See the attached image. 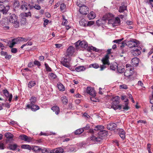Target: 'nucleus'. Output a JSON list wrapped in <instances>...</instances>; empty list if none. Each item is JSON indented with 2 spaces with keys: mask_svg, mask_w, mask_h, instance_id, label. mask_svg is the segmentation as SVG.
<instances>
[{
  "mask_svg": "<svg viewBox=\"0 0 153 153\" xmlns=\"http://www.w3.org/2000/svg\"><path fill=\"white\" fill-rule=\"evenodd\" d=\"M106 99H108V101H111L112 102L111 105H110L109 107H107L110 108H113L114 110L121 108V106L118 105L119 103L120 97L119 96H117L113 97L112 96L108 95H107V97H106Z\"/></svg>",
  "mask_w": 153,
  "mask_h": 153,
  "instance_id": "3",
  "label": "nucleus"
},
{
  "mask_svg": "<svg viewBox=\"0 0 153 153\" xmlns=\"http://www.w3.org/2000/svg\"><path fill=\"white\" fill-rule=\"evenodd\" d=\"M11 52L13 53H16L17 52V49L16 48H12L11 50Z\"/></svg>",
  "mask_w": 153,
  "mask_h": 153,
  "instance_id": "63",
  "label": "nucleus"
},
{
  "mask_svg": "<svg viewBox=\"0 0 153 153\" xmlns=\"http://www.w3.org/2000/svg\"><path fill=\"white\" fill-rule=\"evenodd\" d=\"M89 8L86 6L83 5L79 9L80 13L82 15H86L88 13Z\"/></svg>",
  "mask_w": 153,
  "mask_h": 153,
  "instance_id": "9",
  "label": "nucleus"
},
{
  "mask_svg": "<svg viewBox=\"0 0 153 153\" xmlns=\"http://www.w3.org/2000/svg\"><path fill=\"white\" fill-rule=\"evenodd\" d=\"M104 139L102 138V137H100V136L99 135L97 137L94 135H92V136L88 138V140L89 141H93L94 143H96L100 142L102 140Z\"/></svg>",
  "mask_w": 153,
  "mask_h": 153,
  "instance_id": "7",
  "label": "nucleus"
},
{
  "mask_svg": "<svg viewBox=\"0 0 153 153\" xmlns=\"http://www.w3.org/2000/svg\"><path fill=\"white\" fill-rule=\"evenodd\" d=\"M88 132L92 134H94L96 133V131H94V129L90 128L89 130L87 131Z\"/></svg>",
  "mask_w": 153,
  "mask_h": 153,
  "instance_id": "50",
  "label": "nucleus"
},
{
  "mask_svg": "<svg viewBox=\"0 0 153 153\" xmlns=\"http://www.w3.org/2000/svg\"><path fill=\"white\" fill-rule=\"evenodd\" d=\"M33 63L35 65L38 66V67L40 66L41 65L40 62L37 60H35Z\"/></svg>",
  "mask_w": 153,
  "mask_h": 153,
  "instance_id": "54",
  "label": "nucleus"
},
{
  "mask_svg": "<svg viewBox=\"0 0 153 153\" xmlns=\"http://www.w3.org/2000/svg\"><path fill=\"white\" fill-rule=\"evenodd\" d=\"M128 102H126L125 103V105L123 106V108L125 110H127L129 108V107L128 106Z\"/></svg>",
  "mask_w": 153,
  "mask_h": 153,
  "instance_id": "48",
  "label": "nucleus"
},
{
  "mask_svg": "<svg viewBox=\"0 0 153 153\" xmlns=\"http://www.w3.org/2000/svg\"><path fill=\"white\" fill-rule=\"evenodd\" d=\"M96 16L95 13L93 12H91L87 15V17L90 20L94 19Z\"/></svg>",
  "mask_w": 153,
  "mask_h": 153,
  "instance_id": "26",
  "label": "nucleus"
},
{
  "mask_svg": "<svg viewBox=\"0 0 153 153\" xmlns=\"http://www.w3.org/2000/svg\"><path fill=\"white\" fill-rule=\"evenodd\" d=\"M94 22L93 21H88L87 23V26H90L94 24Z\"/></svg>",
  "mask_w": 153,
  "mask_h": 153,
  "instance_id": "53",
  "label": "nucleus"
},
{
  "mask_svg": "<svg viewBox=\"0 0 153 153\" xmlns=\"http://www.w3.org/2000/svg\"><path fill=\"white\" fill-rule=\"evenodd\" d=\"M111 49H108L107 51V54L106 55V65L108 66L110 64V62H109L108 59L109 58V55L111 53Z\"/></svg>",
  "mask_w": 153,
  "mask_h": 153,
  "instance_id": "14",
  "label": "nucleus"
},
{
  "mask_svg": "<svg viewBox=\"0 0 153 153\" xmlns=\"http://www.w3.org/2000/svg\"><path fill=\"white\" fill-rule=\"evenodd\" d=\"M74 52V48L72 46L69 47L67 49L66 53L68 56H71Z\"/></svg>",
  "mask_w": 153,
  "mask_h": 153,
  "instance_id": "13",
  "label": "nucleus"
},
{
  "mask_svg": "<svg viewBox=\"0 0 153 153\" xmlns=\"http://www.w3.org/2000/svg\"><path fill=\"white\" fill-rule=\"evenodd\" d=\"M126 10V6L125 5H122L119 7V11L120 13L123 12L124 10Z\"/></svg>",
  "mask_w": 153,
  "mask_h": 153,
  "instance_id": "37",
  "label": "nucleus"
},
{
  "mask_svg": "<svg viewBox=\"0 0 153 153\" xmlns=\"http://www.w3.org/2000/svg\"><path fill=\"white\" fill-rule=\"evenodd\" d=\"M5 137L7 139H12L13 137V135L9 132L6 133L5 134Z\"/></svg>",
  "mask_w": 153,
  "mask_h": 153,
  "instance_id": "29",
  "label": "nucleus"
},
{
  "mask_svg": "<svg viewBox=\"0 0 153 153\" xmlns=\"http://www.w3.org/2000/svg\"><path fill=\"white\" fill-rule=\"evenodd\" d=\"M16 40L18 41V42L24 41L25 42H26L27 41L29 40V39L28 38H25L22 37H19L16 38Z\"/></svg>",
  "mask_w": 153,
  "mask_h": 153,
  "instance_id": "32",
  "label": "nucleus"
},
{
  "mask_svg": "<svg viewBox=\"0 0 153 153\" xmlns=\"http://www.w3.org/2000/svg\"><path fill=\"white\" fill-rule=\"evenodd\" d=\"M87 50L89 51H91L92 50L93 51H95L96 52H98L99 50L98 49H97L92 46L88 47Z\"/></svg>",
  "mask_w": 153,
  "mask_h": 153,
  "instance_id": "34",
  "label": "nucleus"
},
{
  "mask_svg": "<svg viewBox=\"0 0 153 153\" xmlns=\"http://www.w3.org/2000/svg\"><path fill=\"white\" fill-rule=\"evenodd\" d=\"M87 21H86L84 19H81L79 22V23L81 26H84V27L87 26Z\"/></svg>",
  "mask_w": 153,
  "mask_h": 153,
  "instance_id": "24",
  "label": "nucleus"
},
{
  "mask_svg": "<svg viewBox=\"0 0 153 153\" xmlns=\"http://www.w3.org/2000/svg\"><path fill=\"white\" fill-rule=\"evenodd\" d=\"M52 153H62L64 152L63 149L61 148H58L52 150Z\"/></svg>",
  "mask_w": 153,
  "mask_h": 153,
  "instance_id": "20",
  "label": "nucleus"
},
{
  "mask_svg": "<svg viewBox=\"0 0 153 153\" xmlns=\"http://www.w3.org/2000/svg\"><path fill=\"white\" fill-rule=\"evenodd\" d=\"M117 63L116 62H114L112 64H111L110 67V69L112 70H115L117 69Z\"/></svg>",
  "mask_w": 153,
  "mask_h": 153,
  "instance_id": "25",
  "label": "nucleus"
},
{
  "mask_svg": "<svg viewBox=\"0 0 153 153\" xmlns=\"http://www.w3.org/2000/svg\"><path fill=\"white\" fill-rule=\"evenodd\" d=\"M75 45L77 49L80 48L83 50L86 49L88 47L87 43L84 41H80V40H78L75 43Z\"/></svg>",
  "mask_w": 153,
  "mask_h": 153,
  "instance_id": "6",
  "label": "nucleus"
},
{
  "mask_svg": "<svg viewBox=\"0 0 153 153\" xmlns=\"http://www.w3.org/2000/svg\"><path fill=\"white\" fill-rule=\"evenodd\" d=\"M120 23V19L118 17H117L115 19L114 18V26L119 25Z\"/></svg>",
  "mask_w": 153,
  "mask_h": 153,
  "instance_id": "21",
  "label": "nucleus"
},
{
  "mask_svg": "<svg viewBox=\"0 0 153 153\" xmlns=\"http://www.w3.org/2000/svg\"><path fill=\"white\" fill-rule=\"evenodd\" d=\"M35 84L36 83L34 81H31L28 84V87L30 88H31L34 86Z\"/></svg>",
  "mask_w": 153,
  "mask_h": 153,
  "instance_id": "43",
  "label": "nucleus"
},
{
  "mask_svg": "<svg viewBox=\"0 0 153 153\" xmlns=\"http://www.w3.org/2000/svg\"><path fill=\"white\" fill-rule=\"evenodd\" d=\"M105 23V17L103 16L102 19H100L96 21V23L98 26H102L103 30L105 28V26L104 25Z\"/></svg>",
  "mask_w": 153,
  "mask_h": 153,
  "instance_id": "8",
  "label": "nucleus"
},
{
  "mask_svg": "<svg viewBox=\"0 0 153 153\" xmlns=\"http://www.w3.org/2000/svg\"><path fill=\"white\" fill-rule=\"evenodd\" d=\"M49 20L47 19H46L44 20V25L45 27L46 25L48 24V23L49 22Z\"/></svg>",
  "mask_w": 153,
  "mask_h": 153,
  "instance_id": "64",
  "label": "nucleus"
},
{
  "mask_svg": "<svg viewBox=\"0 0 153 153\" xmlns=\"http://www.w3.org/2000/svg\"><path fill=\"white\" fill-rule=\"evenodd\" d=\"M121 99L122 100L126 102H128V99L127 98L126 96H123L121 97Z\"/></svg>",
  "mask_w": 153,
  "mask_h": 153,
  "instance_id": "49",
  "label": "nucleus"
},
{
  "mask_svg": "<svg viewBox=\"0 0 153 153\" xmlns=\"http://www.w3.org/2000/svg\"><path fill=\"white\" fill-rule=\"evenodd\" d=\"M117 69L118 72L122 73L125 71V67L124 65H118L117 68Z\"/></svg>",
  "mask_w": 153,
  "mask_h": 153,
  "instance_id": "17",
  "label": "nucleus"
},
{
  "mask_svg": "<svg viewBox=\"0 0 153 153\" xmlns=\"http://www.w3.org/2000/svg\"><path fill=\"white\" fill-rule=\"evenodd\" d=\"M83 128L84 129V130H88L90 128V126L89 124H87L86 126L84 127Z\"/></svg>",
  "mask_w": 153,
  "mask_h": 153,
  "instance_id": "61",
  "label": "nucleus"
},
{
  "mask_svg": "<svg viewBox=\"0 0 153 153\" xmlns=\"http://www.w3.org/2000/svg\"><path fill=\"white\" fill-rule=\"evenodd\" d=\"M33 7L34 8L38 10H40L41 9L40 6L38 4H35V6H33Z\"/></svg>",
  "mask_w": 153,
  "mask_h": 153,
  "instance_id": "60",
  "label": "nucleus"
},
{
  "mask_svg": "<svg viewBox=\"0 0 153 153\" xmlns=\"http://www.w3.org/2000/svg\"><path fill=\"white\" fill-rule=\"evenodd\" d=\"M114 16L111 13H108L106 14V20H108V19L112 18Z\"/></svg>",
  "mask_w": 153,
  "mask_h": 153,
  "instance_id": "39",
  "label": "nucleus"
},
{
  "mask_svg": "<svg viewBox=\"0 0 153 153\" xmlns=\"http://www.w3.org/2000/svg\"><path fill=\"white\" fill-rule=\"evenodd\" d=\"M62 64L63 66L68 68H69L71 67L70 65H69V62L67 63H62Z\"/></svg>",
  "mask_w": 153,
  "mask_h": 153,
  "instance_id": "59",
  "label": "nucleus"
},
{
  "mask_svg": "<svg viewBox=\"0 0 153 153\" xmlns=\"http://www.w3.org/2000/svg\"><path fill=\"white\" fill-rule=\"evenodd\" d=\"M85 69V68L84 66H80L76 67L75 70L77 72H79L81 71H83Z\"/></svg>",
  "mask_w": 153,
  "mask_h": 153,
  "instance_id": "27",
  "label": "nucleus"
},
{
  "mask_svg": "<svg viewBox=\"0 0 153 153\" xmlns=\"http://www.w3.org/2000/svg\"><path fill=\"white\" fill-rule=\"evenodd\" d=\"M123 39V38L120 39L115 40L113 41V42L114 43H118L120 45L121 42L122 41Z\"/></svg>",
  "mask_w": 153,
  "mask_h": 153,
  "instance_id": "47",
  "label": "nucleus"
},
{
  "mask_svg": "<svg viewBox=\"0 0 153 153\" xmlns=\"http://www.w3.org/2000/svg\"><path fill=\"white\" fill-rule=\"evenodd\" d=\"M127 45L131 48H134L131 50L132 53L135 56L140 55L141 53V48L139 46V42L136 39H132L128 42Z\"/></svg>",
  "mask_w": 153,
  "mask_h": 153,
  "instance_id": "1",
  "label": "nucleus"
},
{
  "mask_svg": "<svg viewBox=\"0 0 153 153\" xmlns=\"http://www.w3.org/2000/svg\"><path fill=\"white\" fill-rule=\"evenodd\" d=\"M66 6L64 3L61 4L60 6V9L61 10H64L66 7Z\"/></svg>",
  "mask_w": 153,
  "mask_h": 153,
  "instance_id": "57",
  "label": "nucleus"
},
{
  "mask_svg": "<svg viewBox=\"0 0 153 153\" xmlns=\"http://www.w3.org/2000/svg\"><path fill=\"white\" fill-rule=\"evenodd\" d=\"M126 45H127V43L123 42H121L119 45V46L121 49L124 47Z\"/></svg>",
  "mask_w": 153,
  "mask_h": 153,
  "instance_id": "51",
  "label": "nucleus"
},
{
  "mask_svg": "<svg viewBox=\"0 0 153 153\" xmlns=\"http://www.w3.org/2000/svg\"><path fill=\"white\" fill-rule=\"evenodd\" d=\"M87 92L90 95L95 96L96 95V92L94 89L91 87H88L87 88Z\"/></svg>",
  "mask_w": 153,
  "mask_h": 153,
  "instance_id": "12",
  "label": "nucleus"
},
{
  "mask_svg": "<svg viewBox=\"0 0 153 153\" xmlns=\"http://www.w3.org/2000/svg\"><path fill=\"white\" fill-rule=\"evenodd\" d=\"M134 73V68L131 65L127 64L126 65V69L124 73V75L126 77L132 76Z\"/></svg>",
  "mask_w": 153,
  "mask_h": 153,
  "instance_id": "5",
  "label": "nucleus"
},
{
  "mask_svg": "<svg viewBox=\"0 0 153 153\" xmlns=\"http://www.w3.org/2000/svg\"><path fill=\"white\" fill-rule=\"evenodd\" d=\"M20 22L21 25H25L27 23L26 18L25 17H22Z\"/></svg>",
  "mask_w": 153,
  "mask_h": 153,
  "instance_id": "40",
  "label": "nucleus"
},
{
  "mask_svg": "<svg viewBox=\"0 0 153 153\" xmlns=\"http://www.w3.org/2000/svg\"><path fill=\"white\" fill-rule=\"evenodd\" d=\"M5 25L11 24L13 27L15 28H18L19 27L20 23L18 20V17L15 14H12L10 16L8 20L4 19L2 21Z\"/></svg>",
  "mask_w": 153,
  "mask_h": 153,
  "instance_id": "2",
  "label": "nucleus"
},
{
  "mask_svg": "<svg viewBox=\"0 0 153 153\" xmlns=\"http://www.w3.org/2000/svg\"><path fill=\"white\" fill-rule=\"evenodd\" d=\"M16 39H14L12 40V42L11 43L9 46V47L10 48H12L14 45L17 44V42H18V41L16 40Z\"/></svg>",
  "mask_w": 153,
  "mask_h": 153,
  "instance_id": "30",
  "label": "nucleus"
},
{
  "mask_svg": "<svg viewBox=\"0 0 153 153\" xmlns=\"http://www.w3.org/2000/svg\"><path fill=\"white\" fill-rule=\"evenodd\" d=\"M84 131V129L83 128H80L76 130L74 133L76 135L80 134L82 133Z\"/></svg>",
  "mask_w": 153,
  "mask_h": 153,
  "instance_id": "31",
  "label": "nucleus"
},
{
  "mask_svg": "<svg viewBox=\"0 0 153 153\" xmlns=\"http://www.w3.org/2000/svg\"><path fill=\"white\" fill-rule=\"evenodd\" d=\"M120 89H127V85L124 84L120 85Z\"/></svg>",
  "mask_w": 153,
  "mask_h": 153,
  "instance_id": "56",
  "label": "nucleus"
},
{
  "mask_svg": "<svg viewBox=\"0 0 153 153\" xmlns=\"http://www.w3.org/2000/svg\"><path fill=\"white\" fill-rule=\"evenodd\" d=\"M91 65L93 67L95 68H97L99 67V65L97 63L91 64Z\"/></svg>",
  "mask_w": 153,
  "mask_h": 153,
  "instance_id": "58",
  "label": "nucleus"
},
{
  "mask_svg": "<svg viewBox=\"0 0 153 153\" xmlns=\"http://www.w3.org/2000/svg\"><path fill=\"white\" fill-rule=\"evenodd\" d=\"M36 97H32L30 99V104L28 105L35 104L36 103Z\"/></svg>",
  "mask_w": 153,
  "mask_h": 153,
  "instance_id": "28",
  "label": "nucleus"
},
{
  "mask_svg": "<svg viewBox=\"0 0 153 153\" xmlns=\"http://www.w3.org/2000/svg\"><path fill=\"white\" fill-rule=\"evenodd\" d=\"M61 99L62 102L63 104L66 105L68 103V100L65 96L61 97Z\"/></svg>",
  "mask_w": 153,
  "mask_h": 153,
  "instance_id": "33",
  "label": "nucleus"
},
{
  "mask_svg": "<svg viewBox=\"0 0 153 153\" xmlns=\"http://www.w3.org/2000/svg\"><path fill=\"white\" fill-rule=\"evenodd\" d=\"M20 8L22 10L25 11L28 10V4L26 2H24L23 4L21 6Z\"/></svg>",
  "mask_w": 153,
  "mask_h": 153,
  "instance_id": "23",
  "label": "nucleus"
},
{
  "mask_svg": "<svg viewBox=\"0 0 153 153\" xmlns=\"http://www.w3.org/2000/svg\"><path fill=\"white\" fill-rule=\"evenodd\" d=\"M68 151L70 152H76V149L73 147H70L68 148Z\"/></svg>",
  "mask_w": 153,
  "mask_h": 153,
  "instance_id": "52",
  "label": "nucleus"
},
{
  "mask_svg": "<svg viewBox=\"0 0 153 153\" xmlns=\"http://www.w3.org/2000/svg\"><path fill=\"white\" fill-rule=\"evenodd\" d=\"M118 134L120 137L123 139L125 138V132L124 130L120 129L118 130Z\"/></svg>",
  "mask_w": 153,
  "mask_h": 153,
  "instance_id": "18",
  "label": "nucleus"
},
{
  "mask_svg": "<svg viewBox=\"0 0 153 153\" xmlns=\"http://www.w3.org/2000/svg\"><path fill=\"white\" fill-rule=\"evenodd\" d=\"M49 76L51 78L53 79H55L56 77V74L53 73L49 74Z\"/></svg>",
  "mask_w": 153,
  "mask_h": 153,
  "instance_id": "55",
  "label": "nucleus"
},
{
  "mask_svg": "<svg viewBox=\"0 0 153 153\" xmlns=\"http://www.w3.org/2000/svg\"><path fill=\"white\" fill-rule=\"evenodd\" d=\"M58 87L60 91H64L65 90L64 86L61 84L58 85Z\"/></svg>",
  "mask_w": 153,
  "mask_h": 153,
  "instance_id": "46",
  "label": "nucleus"
},
{
  "mask_svg": "<svg viewBox=\"0 0 153 153\" xmlns=\"http://www.w3.org/2000/svg\"><path fill=\"white\" fill-rule=\"evenodd\" d=\"M9 8V6H6L5 7H4V8L1 11L3 12V13L4 14H6L7 13L8 9Z\"/></svg>",
  "mask_w": 153,
  "mask_h": 153,
  "instance_id": "36",
  "label": "nucleus"
},
{
  "mask_svg": "<svg viewBox=\"0 0 153 153\" xmlns=\"http://www.w3.org/2000/svg\"><path fill=\"white\" fill-rule=\"evenodd\" d=\"M45 65L47 71L49 72L52 71L51 69L49 67L48 64L45 63Z\"/></svg>",
  "mask_w": 153,
  "mask_h": 153,
  "instance_id": "45",
  "label": "nucleus"
},
{
  "mask_svg": "<svg viewBox=\"0 0 153 153\" xmlns=\"http://www.w3.org/2000/svg\"><path fill=\"white\" fill-rule=\"evenodd\" d=\"M105 128L104 126L101 125H98L95 127L94 130L96 131V133L98 131V135L100 137L105 138V130H103Z\"/></svg>",
  "mask_w": 153,
  "mask_h": 153,
  "instance_id": "4",
  "label": "nucleus"
},
{
  "mask_svg": "<svg viewBox=\"0 0 153 153\" xmlns=\"http://www.w3.org/2000/svg\"><path fill=\"white\" fill-rule=\"evenodd\" d=\"M17 147V146L16 144H11L9 146V148L12 150H15Z\"/></svg>",
  "mask_w": 153,
  "mask_h": 153,
  "instance_id": "42",
  "label": "nucleus"
},
{
  "mask_svg": "<svg viewBox=\"0 0 153 153\" xmlns=\"http://www.w3.org/2000/svg\"><path fill=\"white\" fill-rule=\"evenodd\" d=\"M41 150L43 153H52V150H51L49 149H42Z\"/></svg>",
  "mask_w": 153,
  "mask_h": 153,
  "instance_id": "38",
  "label": "nucleus"
},
{
  "mask_svg": "<svg viewBox=\"0 0 153 153\" xmlns=\"http://www.w3.org/2000/svg\"><path fill=\"white\" fill-rule=\"evenodd\" d=\"M3 93L7 97H9L8 100L10 102L11 101L12 98V94H10L9 92L6 89H4L3 91Z\"/></svg>",
  "mask_w": 153,
  "mask_h": 153,
  "instance_id": "15",
  "label": "nucleus"
},
{
  "mask_svg": "<svg viewBox=\"0 0 153 153\" xmlns=\"http://www.w3.org/2000/svg\"><path fill=\"white\" fill-rule=\"evenodd\" d=\"M27 107L28 108H30L33 111H35L39 109V107L36 104L27 105Z\"/></svg>",
  "mask_w": 153,
  "mask_h": 153,
  "instance_id": "11",
  "label": "nucleus"
},
{
  "mask_svg": "<svg viewBox=\"0 0 153 153\" xmlns=\"http://www.w3.org/2000/svg\"><path fill=\"white\" fill-rule=\"evenodd\" d=\"M21 147L22 149H28L30 150L31 149V146L28 145H22Z\"/></svg>",
  "mask_w": 153,
  "mask_h": 153,
  "instance_id": "35",
  "label": "nucleus"
},
{
  "mask_svg": "<svg viewBox=\"0 0 153 153\" xmlns=\"http://www.w3.org/2000/svg\"><path fill=\"white\" fill-rule=\"evenodd\" d=\"M51 109L53 111L55 112V113L56 114H59L60 112V109L58 106H54L52 107Z\"/></svg>",
  "mask_w": 153,
  "mask_h": 153,
  "instance_id": "22",
  "label": "nucleus"
},
{
  "mask_svg": "<svg viewBox=\"0 0 153 153\" xmlns=\"http://www.w3.org/2000/svg\"><path fill=\"white\" fill-rule=\"evenodd\" d=\"M117 125L114 123H110L107 125V128L109 130H112L115 129Z\"/></svg>",
  "mask_w": 153,
  "mask_h": 153,
  "instance_id": "16",
  "label": "nucleus"
},
{
  "mask_svg": "<svg viewBox=\"0 0 153 153\" xmlns=\"http://www.w3.org/2000/svg\"><path fill=\"white\" fill-rule=\"evenodd\" d=\"M108 24H111L112 25L113 27H114V17H112V18L108 19Z\"/></svg>",
  "mask_w": 153,
  "mask_h": 153,
  "instance_id": "41",
  "label": "nucleus"
},
{
  "mask_svg": "<svg viewBox=\"0 0 153 153\" xmlns=\"http://www.w3.org/2000/svg\"><path fill=\"white\" fill-rule=\"evenodd\" d=\"M139 59L137 57L133 58L131 61V63L133 66H137L139 63Z\"/></svg>",
  "mask_w": 153,
  "mask_h": 153,
  "instance_id": "19",
  "label": "nucleus"
},
{
  "mask_svg": "<svg viewBox=\"0 0 153 153\" xmlns=\"http://www.w3.org/2000/svg\"><path fill=\"white\" fill-rule=\"evenodd\" d=\"M32 150L35 152H39L42 150L41 148H40L38 146H35L33 149Z\"/></svg>",
  "mask_w": 153,
  "mask_h": 153,
  "instance_id": "44",
  "label": "nucleus"
},
{
  "mask_svg": "<svg viewBox=\"0 0 153 153\" xmlns=\"http://www.w3.org/2000/svg\"><path fill=\"white\" fill-rule=\"evenodd\" d=\"M24 16L25 17H28L29 16H31V14L30 12H28L27 13H25Z\"/></svg>",
  "mask_w": 153,
  "mask_h": 153,
  "instance_id": "62",
  "label": "nucleus"
},
{
  "mask_svg": "<svg viewBox=\"0 0 153 153\" xmlns=\"http://www.w3.org/2000/svg\"><path fill=\"white\" fill-rule=\"evenodd\" d=\"M19 138L27 142H30L32 140V139L31 137H28L25 134L20 135L19 137Z\"/></svg>",
  "mask_w": 153,
  "mask_h": 153,
  "instance_id": "10",
  "label": "nucleus"
}]
</instances>
